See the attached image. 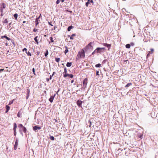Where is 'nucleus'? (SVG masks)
<instances>
[{
    "label": "nucleus",
    "mask_w": 158,
    "mask_h": 158,
    "mask_svg": "<svg viewBox=\"0 0 158 158\" xmlns=\"http://www.w3.org/2000/svg\"><path fill=\"white\" fill-rule=\"evenodd\" d=\"M85 56V51L84 49H82L81 51L78 52L77 55L78 58H84Z\"/></svg>",
    "instance_id": "1"
},
{
    "label": "nucleus",
    "mask_w": 158,
    "mask_h": 158,
    "mask_svg": "<svg viewBox=\"0 0 158 158\" xmlns=\"http://www.w3.org/2000/svg\"><path fill=\"white\" fill-rule=\"evenodd\" d=\"M88 83V79L87 78H85L83 82V87L84 88H86V85H87Z\"/></svg>",
    "instance_id": "2"
},
{
    "label": "nucleus",
    "mask_w": 158,
    "mask_h": 158,
    "mask_svg": "<svg viewBox=\"0 0 158 158\" xmlns=\"http://www.w3.org/2000/svg\"><path fill=\"white\" fill-rule=\"evenodd\" d=\"M19 143V140L17 139L16 140L15 144L14 146V148L15 150H16L17 149L18 143Z\"/></svg>",
    "instance_id": "3"
},
{
    "label": "nucleus",
    "mask_w": 158,
    "mask_h": 158,
    "mask_svg": "<svg viewBox=\"0 0 158 158\" xmlns=\"http://www.w3.org/2000/svg\"><path fill=\"white\" fill-rule=\"evenodd\" d=\"M77 105L80 107H81V104L82 103V102L80 100H78L77 102Z\"/></svg>",
    "instance_id": "4"
},
{
    "label": "nucleus",
    "mask_w": 158,
    "mask_h": 158,
    "mask_svg": "<svg viewBox=\"0 0 158 158\" xmlns=\"http://www.w3.org/2000/svg\"><path fill=\"white\" fill-rule=\"evenodd\" d=\"M41 129V128L40 127H38L36 126H34L33 127V130L35 131L37 130H40Z\"/></svg>",
    "instance_id": "5"
},
{
    "label": "nucleus",
    "mask_w": 158,
    "mask_h": 158,
    "mask_svg": "<svg viewBox=\"0 0 158 158\" xmlns=\"http://www.w3.org/2000/svg\"><path fill=\"white\" fill-rule=\"evenodd\" d=\"M68 76L71 78H73V76L72 74H65L64 75V77H66Z\"/></svg>",
    "instance_id": "6"
},
{
    "label": "nucleus",
    "mask_w": 158,
    "mask_h": 158,
    "mask_svg": "<svg viewBox=\"0 0 158 158\" xmlns=\"http://www.w3.org/2000/svg\"><path fill=\"white\" fill-rule=\"evenodd\" d=\"M103 45L104 46L106 47H107L109 48L111 47V45L110 44H108L106 43H104Z\"/></svg>",
    "instance_id": "7"
},
{
    "label": "nucleus",
    "mask_w": 158,
    "mask_h": 158,
    "mask_svg": "<svg viewBox=\"0 0 158 158\" xmlns=\"http://www.w3.org/2000/svg\"><path fill=\"white\" fill-rule=\"evenodd\" d=\"M94 44L93 42H90L88 45L87 46H88L89 47H90L91 48H93V46L92 45V44Z\"/></svg>",
    "instance_id": "8"
},
{
    "label": "nucleus",
    "mask_w": 158,
    "mask_h": 158,
    "mask_svg": "<svg viewBox=\"0 0 158 158\" xmlns=\"http://www.w3.org/2000/svg\"><path fill=\"white\" fill-rule=\"evenodd\" d=\"M39 18H40V17H38V18H36V19H35V24L36 26H37L38 25V24H39L38 20L39 19Z\"/></svg>",
    "instance_id": "9"
},
{
    "label": "nucleus",
    "mask_w": 158,
    "mask_h": 158,
    "mask_svg": "<svg viewBox=\"0 0 158 158\" xmlns=\"http://www.w3.org/2000/svg\"><path fill=\"white\" fill-rule=\"evenodd\" d=\"M100 50H101V48H97L95 50L96 52L97 53L100 52H101L100 51Z\"/></svg>",
    "instance_id": "10"
},
{
    "label": "nucleus",
    "mask_w": 158,
    "mask_h": 158,
    "mask_svg": "<svg viewBox=\"0 0 158 158\" xmlns=\"http://www.w3.org/2000/svg\"><path fill=\"white\" fill-rule=\"evenodd\" d=\"M84 49L85 51H87L89 49H90V48L87 45L84 48Z\"/></svg>",
    "instance_id": "11"
},
{
    "label": "nucleus",
    "mask_w": 158,
    "mask_h": 158,
    "mask_svg": "<svg viewBox=\"0 0 158 158\" xmlns=\"http://www.w3.org/2000/svg\"><path fill=\"white\" fill-rule=\"evenodd\" d=\"M137 135H138V136L140 138V139H142L143 136V134H138Z\"/></svg>",
    "instance_id": "12"
},
{
    "label": "nucleus",
    "mask_w": 158,
    "mask_h": 158,
    "mask_svg": "<svg viewBox=\"0 0 158 158\" xmlns=\"http://www.w3.org/2000/svg\"><path fill=\"white\" fill-rule=\"evenodd\" d=\"M73 28V27L72 26H69V27H68V29H67V30H68V31H70Z\"/></svg>",
    "instance_id": "13"
},
{
    "label": "nucleus",
    "mask_w": 158,
    "mask_h": 158,
    "mask_svg": "<svg viewBox=\"0 0 158 158\" xmlns=\"http://www.w3.org/2000/svg\"><path fill=\"white\" fill-rule=\"evenodd\" d=\"M2 38H5L8 40H11V39L10 38L6 36V35H4V36H2Z\"/></svg>",
    "instance_id": "14"
},
{
    "label": "nucleus",
    "mask_w": 158,
    "mask_h": 158,
    "mask_svg": "<svg viewBox=\"0 0 158 158\" xmlns=\"http://www.w3.org/2000/svg\"><path fill=\"white\" fill-rule=\"evenodd\" d=\"M72 65V63L71 62H68L67 63L66 66L68 67H70Z\"/></svg>",
    "instance_id": "15"
},
{
    "label": "nucleus",
    "mask_w": 158,
    "mask_h": 158,
    "mask_svg": "<svg viewBox=\"0 0 158 158\" xmlns=\"http://www.w3.org/2000/svg\"><path fill=\"white\" fill-rule=\"evenodd\" d=\"M16 128L17 125L15 123L14 125V131H16Z\"/></svg>",
    "instance_id": "16"
},
{
    "label": "nucleus",
    "mask_w": 158,
    "mask_h": 158,
    "mask_svg": "<svg viewBox=\"0 0 158 158\" xmlns=\"http://www.w3.org/2000/svg\"><path fill=\"white\" fill-rule=\"evenodd\" d=\"M38 37V36H36L34 38V40L37 43V44H38L39 43L38 41L37 40V38Z\"/></svg>",
    "instance_id": "17"
},
{
    "label": "nucleus",
    "mask_w": 158,
    "mask_h": 158,
    "mask_svg": "<svg viewBox=\"0 0 158 158\" xmlns=\"http://www.w3.org/2000/svg\"><path fill=\"white\" fill-rule=\"evenodd\" d=\"M53 99V97L52 96H51V97L49 99V100L50 101V102H52Z\"/></svg>",
    "instance_id": "18"
},
{
    "label": "nucleus",
    "mask_w": 158,
    "mask_h": 158,
    "mask_svg": "<svg viewBox=\"0 0 158 158\" xmlns=\"http://www.w3.org/2000/svg\"><path fill=\"white\" fill-rule=\"evenodd\" d=\"M18 14H16V13L14 15V17L15 18V19L16 20L17 19V17H18Z\"/></svg>",
    "instance_id": "19"
},
{
    "label": "nucleus",
    "mask_w": 158,
    "mask_h": 158,
    "mask_svg": "<svg viewBox=\"0 0 158 158\" xmlns=\"http://www.w3.org/2000/svg\"><path fill=\"white\" fill-rule=\"evenodd\" d=\"M23 131L24 133H26L27 131V129L25 127H23Z\"/></svg>",
    "instance_id": "20"
},
{
    "label": "nucleus",
    "mask_w": 158,
    "mask_h": 158,
    "mask_svg": "<svg viewBox=\"0 0 158 158\" xmlns=\"http://www.w3.org/2000/svg\"><path fill=\"white\" fill-rule=\"evenodd\" d=\"M76 35L75 34H73L70 37V39L71 40H73L74 39V36H75Z\"/></svg>",
    "instance_id": "21"
},
{
    "label": "nucleus",
    "mask_w": 158,
    "mask_h": 158,
    "mask_svg": "<svg viewBox=\"0 0 158 158\" xmlns=\"http://www.w3.org/2000/svg\"><path fill=\"white\" fill-rule=\"evenodd\" d=\"M131 47V45L129 44H127L126 45V47L127 48H129Z\"/></svg>",
    "instance_id": "22"
},
{
    "label": "nucleus",
    "mask_w": 158,
    "mask_h": 158,
    "mask_svg": "<svg viewBox=\"0 0 158 158\" xmlns=\"http://www.w3.org/2000/svg\"><path fill=\"white\" fill-rule=\"evenodd\" d=\"M132 83H128L126 86V87H128L132 85Z\"/></svg>",
    "instance_id": "23"
},
{
    "label": "nucleus",
    "mask_w": 158,
    "mask_h": 158,
    "mask_svg": "<svg viewBox=\"0 0 158 158\" xmlns=\"http://www.w3.org/2000/svg\"><path fill=\"white\" fill-rule=\"evenodd\" d=\"M26 53H27V55L28 56H31V54L30 52H26Z\"/></svg>",
    "instance_id": "24"
},
{
    "label": "nucleus",
    "mask_w": 158,
    "mask_h": 158,
    "mask_svg": "<svg viewBox=\"0 0 158 158\" xmlns=\"http://www.w3.org/2000/svg\"><path fill=\"white\" fill-rule=\"evenodd\" d=\"M101 66V64H98L95 65L96 67H100Z\"/></svg>",
    "instance_id": "25"
},
{
    "label": "nucleus",
    "mask_w": 158,
    "mask_h": 158,
    "mask_svg": "<svg viewBox=\"0 0 158 158\" xmlns=\"http://www.w3.org/2000/svg\"><path fill=\"white\" fill-rule=\"evenodd\" d=\"M6 109L7 110H9L10 109V107L8 105H7L6 106Z\"/></svg>",
    "instance_id": "26"
},
{
    "label": "nucleus",
    "mask_w": 158,
    "mask_h": 158,
    "mask_svg": "<svg viewBox=\"0 0 158 158\" xmlns=\"http://www.w3.org/2000/svg\"><path fill=\"white\" fill-rule=\"evenodd\" d=\"M50 139L52 140H54V137L53 136H50Z\"/></svg>",
    "instance_id": "27"
},
{
    "label": "nucleus",
    "mask_w": 158,
    "mask_h": 158,
    "mask_svg": "<svg viewBox=\"0 0 158 158\" xmlns=\"http://www.w3.org/2000/svg\"><path fill=\"white\" fill-rule=\"evenodd\" d=\"M6 7V5L5 3H3L2 5V8L3 9H4Z\"/></svg>",
    "instance_id": "28"
},
{
    "label": "nucleus",
    "mask_w": 158,
    "mask_h": 158,
    "mask_svg": "<svg viewBox=\"0 0 158 158\" xmlns=\"http://www.w3.org/2000/svg\"><path fill=\"white\" fill-rule=\"evenodd\" d=\"M3 22L4 23H8V21L7 19H5Z\"/></svg>",
    "instance_id": "29"
},
{
    "label": "nucleus",
    "mask_w": 158,
    "mask_h": 158,
    "mask_svg": "<svg viewBox=\"0 0 158 158\" xmlns=\"http://www.w3.org/2000/svg\"><path fill=\"white\" fill-rule=\"evenodd\" d=\"M48 54V50H47L46 52L44 54L45 56H46V57L47 56Z\"/></svg>",
    "instance_id": "30"
},
{
    "label": "nucleus",
    "mask_w": 158,
    "mask_h": 158,
    "mask_svg": "<svg viewBox=\"0 0 158 158\" xmlns=\"http://www.w3.org/2000/svg\"><path fill=\"white\" fill-rule=\"evenodd\" d=\"M56 62H58L59 61V58H56Z\"/></svg>",
    "instance_id": "31"
},
{
    "label": "nucleus",
    "mask_w": 158,
    "mask_h": 158,
    "mask_svg": "<svg viewBox=\"0 0 158 158\" xmlns=\"http://www.w3.org/2000/svg\"><path fill=\"white\" fill-rule=\"evenodd\" d=\"M19 127H23L22 124H19Z\"/></svg>",
    "instance_id": "32"
},
{
    "label": "nucleus",
    "mask_w": 158,
    "mask_h": 158,
    "mask_svg": "<svg viewBox=\"0 0 158 158\" xmlns=\"http://www.w3.org/2000/svg\"><path fill=\"white\" fill-rule=\"evenodd\" d=\"M68 52V50L67 48H66V50L65 51V52H64L65 54H66V53H67Z\"/></svg>",
    "instance_id": "33"
},
{
    "label": "nucleus",
    "mask_w": 158,
    "mask_h": 158,
    "mask_svg": "<svg viewBox=\"0 0 158 158\" xmlns=\"http://www.w3.org/2000/svg\"><path fill=\"white\" fill-rule=\"evenodd\" d=\"M17 116L18 117H20L21 115L20 114L19 112H18V114H17Z\"/></svg>",
    "instance_id": "34"
},
{
    "label": "nucleus",
    "mask_w": 158,
    "mask_h": 158,
    "mask_svg": "<svg viewBox=\"0 0 158 158\" xmlns=\"http://www.w3.org/2000/svg\"><path fill=\"white\" fill-rule=\"evenodd\" d=\"M13 103V101H10L9 103V105H10L11 104H12Z\"/></svg>",
    "instance_id": "35"
},
{
    "label": "nucleus",
    "mask_w": 158,
    "mask_h": 158,
    "mask_svg": "<svg viewBox=\"0 0 158 158\" xmlns=\"http://www.w3.org/2000/svg\"><path fill=\"white\" fill-rule=\"evenodd\" d=\"M89 3V2H87L86 3L85 5H86V6L87 7L88 6Z\"/></svg>",
    "instance_id": "36"
},
{
    "label": "nucleus",
    "mask_w": 158,
    "mask_h": 158,
    "mask_svg": "<svg viewBox=\"0 0 158 158\" xmlns=\"http://www.w3.org/2000/svg\"><path fill=\"white\" fill-rule=\"evenodd\" d=\"M37 31V29L35 28H34L33 30V31L35 32L36 31Z\"/></svg>",
    "instance_id": "37"
},
{
    "label": "nucleus",
    "mask_w": 158,
    "mask_h": 158,
    "mask_svg": "<svg viewBox=\"0 0 158 158\" xmlns=\"http://www.w3.org/2000/svg\"><path fill=\"white\" fill-rule=\"evenodd\" d=\"M50 40H51V42H53V38H52V37H50Z\"/></svg>",
    "instance_id": "38"
},
{
    "label": "nucleus",
    "mask_w": 158,
    "mask_h": 158,
    "mask_svg": "<svg viewBox=\"0 0 158 158\" xmlns=\"http://www.w3.org/2000/svg\"><path fill=\"white\" fill-rule=\"evenodd\" d=\"M27 48H24V49H23V51H26V52H27Z\"/></svg>",
    "instance_id": "39"
},
{
    "label": "nucleus",
    "mask_w": 158,
    "mask_h": 158,
    "mask_svg": "<svg viewBox=\"0 0 158 158\" xmlns=\"http://www.w3.org/2000/svg\"><path fill=\"white\" fill-rule=\"evenodd\" d=\"M32 72H33V73L35 74V69L34 68H33L32 69Z\"/></svg>",
    "instance_id": "40"
},
{
    "label": "nucleus",
    "mask_w": 158,
    "mask_h": 158,
    "mask_svg": "<svg viewBox=\"0 0 158 158\" xmlns=\"http://www.w3.org/2000/svg\"><path fill=\"white\" fill-rule=\"evenodd\" d=\"M96 75L99 76V72L98 71H97L96 72Z\"/></svg>",
    "instance_id": "41"
},
{
    "label": "nucleus",
    "mask_w": 158,
    "mask_h": 158,
    "mask_svg": "<svg viewBox=\"0 0 158 158\" xmlns=\"http://www.w3.org/2000/svg\"><path fill=\"white\" fill-rule=\"evenodd\" d=\"M150 50H151V51L152 52V53L153 52V51H154L153 49H152V48H151V49Z\"/></svg>",
    "instance_id": "42"
},
{
    "label": "nucleus",
    "mask_w": 158,
    "mask_h": 158,
    "mask_svg": "<svg viewBox=\"0 0 158 158\" xmlns=\"http://www.w3.org/2000/svg\"><path fill=\"white\" fill-rule=\"evenodd\" d=\"M95 53H96V52L95 50L94 51V52H92V55H94V54Z\"/></svg>",
    "instance_id": "43"
},
{
    "label": "nucleus",
    "mask_w": 158,
    "mask_h": 158,
    "mask_svg": "<svg viewBox=\"0 0 158 158\" xmlns=\"http://www.w3.org/2000/svg\"><path fill=\"white\" fill-rule=\"evenodd\" d=\"M59 3V0H57L56 2V3L58 4Z\"/></svg>",
    "instance_id": "44"
},
{
    "label": "nucleus",
    "mask_w": 158,
    "mask_h": 158,
    "mask_svg": "<svg viewBox=\"0 0 158 158\" xmlns=\"http://www.w3.org/2000/svg\"><path fill=\"white\" fill-rule=\"evenodd\" d=\"M150 53H151V52H149L148 53L147 55V57H148Z\"/></svg>",
    "instance_id": "45"
},
{
    "label": "nucleus",
    "mask_w": 158,
    "mask_h": 158,
    "mask_svg": "<svg viewBox=\"0 0 158 158\" xmlns=\"http://www.w3.org/2000/svg\"><path fill=\"white\" fill-rule=\"evenodd\" d=\"M4 70V69H0V72H1L2 71Z\"/></svg>",
    "instance_id": "46"
},
{
    "label": "nucleus",
    "mask_w": 158,
    "mask_h": 158,
    "mask_svg": "<svg viewBox=\"0 0 158 158\" xmlns=\"http://www.w3.org/2000/svg\"><path fill=\"white\" fill-rule=\"evenodd\" d=\"M14 134L15 135H16V131H14Z\"/></svg>",
    "instance_id": "47"
},
{
    "label": "nucleus",
    "mask_w": 158,
    "mask_h": 158,
    "mask_svg": "<svg viewBox=\"0 0 158 158\" xmlns=\"http://www.w3.org/2000/svg\"><path fill=\"white\" fill-rule=\"evenodd\" d=\"M27 94H28L30 92V90L29 89H27Z\"/></svg>",
    "instance_id": "48"
},
{
    "label": "nucleus",
    "mask_w": 158,
    "mask_h": 158,
    "mask_svg": "<svg viewBox=\"0 0 158 158\" xmlns=\"http://www.w3.org/2000/svg\"><path fill=\"white\" fill-rule=\"evenodd\" d=\"M101 48V49L105 50V48Z\"/></svg>",
    "instance_id": "49"
},
{
    "label": "nucleus",
    "mask_w": 158,
    "mask_h": 158,
    "mask_svg": "<svg viewBox=\"0 0 158 158\" xmlns=\"http://www.w3.org/2000/svg\"><path fill=\"white\" fill-rule=\"evenodd\" d=\"M90 2L93 3V4L94 2H93V0H90Z\"/></svg>",
    "instance_id": "50"
},
{
    "label": "nucleus",
    "mask_w": 158,
    "mask_h": 158,
    "mask_svg": "<svg viewBox=\"0 0 158 158\" xmlns=\"http://www.w3.org/2000/svg\"><path fill=\"white\" fill-rule=\"evenodd\" d=\"M64 72H66V69L65 68L64 69Z\"/></svg>",
    "instance_id": "51"
},
{
    "label": "nucleus",
    "mask_w": 158,
    "mask_h": 158,
    "mask_svg": "<svg viewBox=\"0 0 158 158\" xmlns=\"http://www.w3.org/2000/svg\"><path fill=\"white\" fill-rule=\"evenodd\" d=\"M9 110H7V109H6V113H7V112H8V111H9Z\"/></svg>",
    "instance_id": "52"
},
{
    "label": "nucleus",
    "mask_w": 158,
    "mask_h": 158,
    "mask_svg": "<svg viewBox=\"0 0 158 158\" xmlns=\"http://www.w3.org/2000/svg\"><path fill=\"white\" fill-rule=\"evenodd\" d=\"M26 23V21H23V23Z\"/></svg>",
    "instance_id": "53"
},
{
    "label": "nucleus",
    "mask_w": 158,
    "mask_h": 158,
    "mask_svg": "<svg viewBox=\"0 0 158 158\" xmlns=\"http://www.w3.org/2000/svg\"><path fill=\"white\" fill-rule=\"evenodd\" d=\"M46 79H47V81H48L49 80L48 78H47Z\"/></svg>",
    "instance_id": "54"
},
{
    "label": "nucleus",
    "mask_w": 158,
    "mask_h": 158,
    "mask_svg": "<svg viewBox=\"0 0 158 158\" xmlns=\"http://www.w3.org/2000/svg\"><path fill=\"white\" fill-rule=\"evenodd\" d=\"M73 82H74V80H72V81H71V83H73Z\"/></svg>",
    "instance_id": "55"
},
{
    "label": "nucleus",
    "mask_w": 158,
    "mask_h": 158,
    "mask_svg": "<svg viewBox=\"0 0 158 158\" xmlns=\"http://www.w3.org/2000/svg\"><path fill=\"white\" fill-rule=\"evenodd\" d=\"M64 0H61V2H63L64 1Z\"/></svg>",
    "instance_id": "56"
},
{
    "label": "nucleus",
    "mask_w": 158,
    "mask_h": 158,
    "mask_svg": "<svg viewBox=\"0 0 158 158\" xmlns=\"http://www.w3.org/2000/svg\"><path fill=\"white\" fill-rule=\"evenodd\" d=\"M90 0H88V2H89Z\"/></svg>",
    "instance_id": "57"
},
{
    "label": "nucleus",
    "mask_w": 158,
    "mask_h": 158,
    "mask_svg": "<svg viewBox=\"0 0 158 158\" xmlns=\"http://www.w3.org/2000/svg\"><path fill=\"white\" fill-rule=\"evenodd\" d=\"M51 77H52L51 76L50 77V79H51Z\"/></svg>",
    "instance_id": "58"
},
{
    "label": "nucleus",
    "mask_w": 158,
    "mask_h": 158,
    "mask_svg": "<svg viewBox=\"0 0 158 158\" xmlns=\"http://www.w3.org/2000/svg\"><path fill=\"white\" fill-rule=\"evenodd\" d=\"M28 96L27 97V99L28 98Z\"/></svg>",
    "instance_id": "59"
},
{
    "label": "nucleus",
    "mask_w": 158,
    "mask_h": 158,
    "mask_svg": "<svg viewBox=\"0 0 158 158\" xmlns=\"http://www.w3.org/2000/svg\"><path fill=\"white\" fill-rule=\"evenodd\" d=\"M1 12H2V9H1Z\"/></svg>",
    "instance_id": "60"
},
{
    "label": "nucleus",
    "mask_w": 158,
    "mask_h": 158,
    "mask_svg": "<svg viewBox=\"0 0 158 158\" xmlns=\"http://www.w3.org/2000/svg\"><path fill=\"white\" fill-rule=\"evenodd\" d=\"M59 89H58V91H57V92H59Z\"/></svg>",
    "instance_id": "61"
},
{
    "label": "nucleus",
    "mask_w": 158,
    "mask_h": 158,
    "mask_svg": "<svg viewBox=\"0 0 158 158\" xmlns=\"http://www.w3.org/2000/svg\"><path fill=\"white\" fill-rule=\"evenodd\" d=\"M11 24V23H9V25H10Z\"/></svg>",
    "instance_id": "62"
},
{
    "label": "nucleus",
    "mask_w": 158,
    "mask_h": 158,
    "mask_svg": "<svg viewBox=\"0 0 158 158\" xmlns=\"http://www.w3.org/2000/svg\"><path fill=\"white\" fill-rule=\"evenodd\" d=\"M49 23L51 25H52V24H51V23Z\"/></svg>",
    "instance_id": "63"
},
{
    "label": "nucleus",
    "mask_w": 158,
    "mask_h": 158,
    "mask_svg": "<svg viewBox=\"0 0 158 158\" xmlns=\"http://www.w3.org/2000/svg\"><path fill=\"white\" fill-rule=\"evenodd\" d=\"M49 23L51 25H52V24H51V23Z\"/></svg>",
    "instance_id": "64"
}]
</instances>
